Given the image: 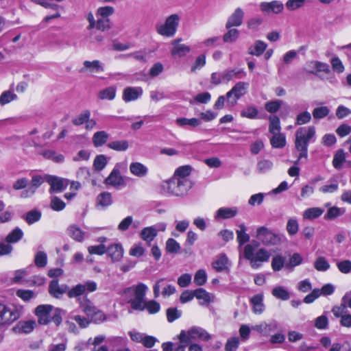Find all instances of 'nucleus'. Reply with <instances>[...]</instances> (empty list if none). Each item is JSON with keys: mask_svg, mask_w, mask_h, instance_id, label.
<instances>
[{"mask_svg": "<svg viewBox=\"0 0 351 351\" xmlns=\"http://www.w3.org/2000/svg\"><path fill=\"white\" fill-rule=\"evenodd\" d=\"M315 136V128L314 126L302 127L298 128L295 134V149L299 153L298 159L295 161V165L302 162V159L308 158V147L310 141Z\"/></svg>", "mask_w": 351, "mask_h": 351, "instance_id": "f257e3e1", "label": "nucleus"}, {"mask_svg": "<svg viewBox=\"0 0 351 351\" xmlns=\"http://www.w3.org/2000/svg\"><path fill=\"white\" fill-rule=\"evenodd\" d=\"M148 289L147 285L143 283H138L126 288L123 291V295L130 303L131 307L134 310H144V300L146 292Z\"/></svg>", "mask_w": 351, "mask_h": 351, "instance_id": "f03ea898", "label": "nucleus"}, {"mask_svg": "<svg viewBox=\"0 0 351 351\" xmlns=\"http://www.w3.org/2000/svg\"><path fill=\"white\" fill-rule=\"evenodd\" d=\"M258 246V243L255 242L254 245L247 244L243 249V256L250 261V266L253 269H258L265 262L269 259L270 254L265 248H260L256 252V249Z\"/></svg>", "mask_w": 351, "mask_h": 351, "instance_id": "7ed1b4c3", "label": "nucleus"}, {"mask_svg": "<svg viewBox=\"0 0 351 351\" xmlns=\"http://www.w3.org/2000/svg\"><path fill=\"white\" fill-rule=\"evenodd\" d=\"M192 187V182L189 178L173 177L165 181L162 184L165 193L173 195H184Z\"/></svg>", "mask_w": 351, "mask_h": 351, "instance_id": "20e7f679", "label": "nucleus"}, {"mask_svg": "<svg viewBox=\"0 0 351 351\" xmlns=\"http://www.w3.org/2000/svg\"><path fill=\"white\" fill-rule=\"evenodd\" d=\"M256 239L267 246L280 245L285 240V236L276 233L265 226L258 227L254 234Z\"/></svg>", "mask_w": 351, "mask_h": 351, "instance_id": "39448f33", "label": "nucleus"}, {"mask_svg": "<svg viewBox=\"0 0 351 351\" xmlns=\"http://www.w3.org/2000/svg\"><path fill=\"white\" fill-rule=\"evenodd\" d=\"M180 342L186 346L193 340L209 341L211 335L204 328L194 326L189 329L187 331L182 330L178 335Z\"/></svg>", "mask_w": 351, "mask_h": 351, "instance_id": "423d86ee", "label": "nucleus"}, {"mask_svg": "<svg viewBox=\"0 0 351 351\" xmlns=\"http://www.w3.org/2000/svg\"><path fill=\"white\" fill-rule=\"evenodd\" d=\"M180 20V17L178 14H171L166 19L164 23L156 25V31L162 36L172 37L177 32Z\"/></svg>", "mask_w": 351, "mask_h": 351, "instance_id": "0eeeda50", "label": "nucleus"}, {"mask_svg": "<svg viewBox=\"0 0 351 351\" xmlns=\"http://www.w3.org/2000/svg\"><path fill=\"white\" fill-rule=\"evenodd\" d=\"M20 317L21 312L19 309L0 303V326H9Z\"/></svg>", "mask_w": 351, "mask_h": 351, "instance_id": "6e6552de", "label": "nucleus"}, {"mask_svg": "<svg viewBox=\"0 0 351 351\" xmlns=\"http://www.w3.org/2000/svg\"><path fill=\"white\" fill-rule=\"evenodd\" d=\"M248 87L247 82H239L226 93V97L232 106L235 105L237 100L246 94Z\"/></svg>", "mask_w": 351, "mask_h": 351, "instance_id": "1a4fd4ad", "label": "nucleus"}, {"mask_svg": "<svg viewBox=\"0 0 351 351\" xmlns=\"http://www.w3.org/2000/svg\"><path fill=\"white\" fill-rule=\"evenodd\" d=\"M97 285L94 281L88 280L83 284H77L70 290H68L67 295L70 298L79 297L86 292L95 291Z\"/></svg>", "mask_w": 351, "mask_h": 351, "instance_id": "9d476101", "label": "nucleus"}, {"mask_svg": "<svg viewBox=\"0 0 351 351\" xmlns=\"http://www.w3.org/2000/svg\"><path fill=\"white\" fill-rule=\"evenodd\" d=\"M306 73L317 75L323 80L320 73L328 74L330 73V69L327 63L318 60H311L306 62V68L304 69Z\"/></svg>", "mask_w": 351, "mask_h": 351, "instance_id": "9b49d317", "label": "nucleus"}, {"mask_svg": "<svg viewBox=\"0 0 351 351\" xmlns=\"http://www.w3.org/2000/svg\"><path fill=\"white\" fill-rule=\"evenodd\" d=\"M278 328L279 324L276 320L261 322L252 327L253 330L265 337L270 336L272 332L277 331Z\"/></svg>", "mask_w": 351, "mask_h": 351, "instance_id": "f8f14e48", "label": "nucleus"}, {"mask_svg": "<svg viewBox=\"0 0 351 351\" xmlns=\"http://www.w3.org/2000/svg\"><path fill=\"white\" fill-rule=\"evenodd\" d=\"M331 311L335 317L340 318L341 326L351 328V314L347 313L344 305L335 306Z\"/></svg>", "mask_w": 351, "mask_h": 351, "instance_id": "ddd939ff", "label": "nucleus"}, {"mask_svg": "<svg viewBox=\"0 0 351 351\" xmlns=\"http://www.w3.org/2000/svg\"><path fill=\"white\" fill-rule=\"evenodd\" d=\"M46 180L50 185V193L62 192L70 183L68 179L61 178L53 176H47Z\"/></svg>", "mask_w": 351, "mask_h": 351, "instance_id": "4468645a", "label": "nucleus"}, {"mask_svg": "<svg viewBox=\"0 0 351 351\" xmlns=\"http://www.w3.org/2000/svg\"><path fill=\"white\" fill-rule=\"evenodd\" d=\"M53 306L50 304H41L36 308L35 313L38 318V323L47 324L51 322V313Z\"/></svg>", "mask_w": 351, "mask_h": 351, "instance_id": "2eb2a0df", "label": "nucleus"}, {"mask_svg": "<svg viewBox=\"0 0 351 351\" xmlns=\"http://www.w3.org/2000/svg\"><path fill=\"white\" fill-rule=\"evenodd\" d=\"M162 287V295L164 297L169 296L176 292L174 286L168 285H166L164 278L158 280L153 287L154 298H158L160 295V289Z\"/></svg>", "mask_w": 351, "mask_h": 351, "instance_id": "dca6fc26", "label": "nucleus"}, {"mask_svg": "<svg viewBox=\"0 0 351 351\" xmlns=\"http://www.w3.org/2000/svg\"><path fill=\"white\" fill-rule=\"evenodd\" d=\"M181 38H178L172 41L173 48L171 51L172 56L182 58L190 53L191 47L184 44H181Z\"/></svg>", "mask_w": 351, "mask_h": 351, "instance_id": "f3484780", "label": "nucleus"}, {"mask_svg": "<svg viewBox=\"0 0 351 351\" xmlns=\"http://www.w3.org/2000/svg\"><path fill=\"white\" fill-rule=\"evenodd\" d=\"M243 10L240 8H237L228 19V21L226 23V28L230 29L232 27H239L243 23Z\"/></svg>", "mask_w": 351, "mask_h": 351, "instance_id": "a211bd4d", "label": "nucleus"}, {"mask_svg": "<svg viewBox=\"0 0 351 351\" xmlns=\"http://www.w3.org/2000/svg\"><path fill=\"white\" fill-rule=\"evenodd\" d=\"M68 289L66 285H60L57 279L52 280L49 286V293L56 298H60Z\"/></svg>", "mask_w": 351, "mask_h": 351, "instance_id": "6ab92c4d", "label": "nucleus"}, {"mask_svg": "<svg viewBox=\"0 0 351 351\" xmlns=\"http://www.w3.org/2000/svg\"><path fill=\"white\" fill-rule=\"evenodd\" d=\"M143 94V89L141 87H126L123 91V99L125 102H130L136 100Z\"/></svg>", "mask_w": 351, "mask_h": 351, "instance_id": "aec40b11", "label": "nucleus"}, {"mask_svg": "<svg viewBox=\"0 0 351 351\" xmlns=\"http://www.w3.org/2000/svg\"><path fill=\"white\" fill-rule=\"evenodd\" d=\"M237 213L238 209L237 207H221L217 210L215 219L219 220L232 218L237 215Z\"/></svg>", "mask_w": 351, "mask_h": 351, "instance_id": "412c9836", "label": "nucleus"}, {"mask_svg": "<svg viewBox=\"0 0 351 351\" xmlns=\"http://www.w3.org/2000/svg\"><path fill=\"white\" fill-rule=\"evenodd\" d=\"M105 183L114 187L123 185L124 183L123 178L121 176L118 169L114 168L110 175L105 180Z\"/></svg>", "mask_w": 351, "mask_h": 351, "instance_id": "4be33fe9", "label": "nucleus"}, {"mask_svg": "<svg viewBox=\"0 0 351 351\" xmlns=\"http://www.w3.org/2000/svg\"><path fill=\"white\" fill-rule=\"evenodd\" d=\"M83 67L81 69V72L89 71L91 73H98L104 71V66L101 62L95 60L93 61L86 60L83 63Z\"/></svg>", "mask_w": 351, "mask_h": 351, "instance_id": "5701e85b", "label": "nucleus"}, {"mask_svg": "<svg viewBox=\"0 0 351 351\" xmlns=\"http://www.w3.org/2000/svg\"><path fill=\"white\" fill-rule=\"evenodd\" d=\"M246 75V72L242 69H232L223 72V82H229L233 78L241 79Z\"/></svg>", "mask_w": 351, "mask_h": 351, "instance_id": "b1692460", "label": "nucleus"}, {"mask_svg": "<svg viewBox=\"0 0 351 351\" xmlns=\"http://www.w3.org/2000/svg\"><path fill=\"white\" fill-rule=\"evenodd\" d=\"M36 326V322L32 320L26 322H19L13 328L16 333H29Z\"/></svg>", "mask_w": 351, "mask_h": 351, "instance_id": "393cba45", "label": "nucleus"}, {"mask_svg": "<svg viewBox=\"0 0 351 351\" xmlns=\"http://www.w3.org/2000/svg\"><path fill=\"white\" fill-rule=\"evenodd\" d=\"M112 204L111 193L105 191L99 194L96 199V206L97 208H106Z\"/></svg>", "mask_w": 351, "mask_h": 351, "instance_id": "a878e982", "label": "nucleus"}, {"mask_svg": "<svg viewBox=\"0 0 351 351\" xmlns=\"http://www.w3.org/2000/svg\"><path fill=\"white\" fill-rule=\"evenodd\" d=\"M267 45L262 40H256L254 43L247 49L249 54L260 56L266 50Z\"/></svg>", "mask_w": 351, "mask_h": 351, "instance_id": "bb28decb", "label": "nucleus"}, {"mask_svg": "<svg viewBox=\"0 0 351 351\" xmlns=\"http://www.w3.org/2000/svg\"><path fill=\"white\" fill-rule=\"evenodd\" d=\"M106 252L113 261H117L123 256V249L120 244H113L107 248Z\"/></svg>", "mask_w": 351, "mask_h": 351, "instance_id": "cd10ccee", "label": "nucleus"}, {"mask_svg": "<svg viewBox=\"0 0 351 351\" xmlns=\"http://www.w3.org/2000/svg\"><path fill=\"white\" fill-rule=\"evenodd\" d=\"M261 8L265 12H273L274 13H280L282 11L284 6L282 3L278 1H274L270 3L263 2L261 4Z\"/></svg>", "mask_w": 351, "mask_h": 351, "instance_id": "c85d7f7f", "label": "nucleus"}, {"mask_svg": "<svg viewBox=\"0 0 351 351\" xmlns=\"http://www.w3.org/2000/svg\"><path fill=\"white\" fill-rule=\"evenodd\" d=\"M80 307L82 311L88 316L93 315L97 308L93 303L86 298H80L79 300Z\"/></svg>", "mask_w": 351, "mask_h": 351, "instance_id": "c756f323", "label": "nucleus"}, {"mask_svg": "<svg viewBox=\"0 0 351 351\" xmlns=\"http://www.w3.org/2000/svg\"><path fill=\"white\" fill-rule=\"evenodd\" d=\"M246 231L247 228L244 223L239 225V229L236 230V233L239 247L242 246L250 240V235L246 233Z\"/></svg>", "mask_w": 351, "mask_h": 351, "instance_id": "7c9ffc66", "label": "nucleus"}, {"mask_svg": "<svg viewBox=\"0 0 351 351\" xmlns=\"http://www.w3.org/2000/svg\"><path fill=\"white\" fill-rule=\"evenodd\" d=\"M156 236V229L154 226L144 228L140 233L141 238L147 243L152 242Z\"/></svg>", "mask_w": 351, "mask_h": 351, "instance_id": "2f4dec72", "label": "nucleus"}, {"mask_svg": "<svg viewBox=\"0 0 351 351\" xmlns=\"http://www.w3.org/2000/svg\"><path fill=\"white\" fill-rule=\"evenodd\" d=\"M67 233L73 239L78 242L82 241L85 237V232L75 225L70 226L67 229Z\"/></svg>", "mask_w": 351, "mask_h": 351, "instance_id": "473e14b6", "label": "nucleus"}, {"mask_svg": "<svg viewBox=\"0 0 351 351\" xmlns=\"http://www.w3.org/2000/svg\"><path fill=\"white\" fill-rule=\"evenodd\" d=\"M109 138V134L106 131H99L93 136V143L95 147H98L104 145Z\"/></svg>", "mask_w": 351, "mask_h": 351, "instance_id": "72a5a7b5", "label": "nucleus"}, {"mask_svg": "<svg viewBox=\"0 0 351 351\" xmlns=\"http://www.w3.org/2000/svg\"><path fill=\"white\" fill-rule=\"evenodd\" d=\"M130 172L138 177H143L147 173V168L141 162H132L130 165Z\"/></svg>", "mask_w": 351, "mask_h": 351, "instance_id": "f704fd0d", "label": "nucleus"}, {"mask_svg": "<svg viewBox=\"0 0 351 351\" xmlns=\"http://www.w3.org/2000/svg\"><path fill=\"white\" fill-rule=\"evenodd\" d=\"M263 299V297L261 294H256L251 298L250 302L253 304V311L255 313L261 314L263 312L264 304Z\"/></svg>", "mask_w": 351, "mask_h": 351, "instance_id": "c9c22d12", "label": "nucleus"}, {"mask_svg": "<svg viewBox=\"0 0 351 351\" xmlns=\"http://www.w3.org/2000/svg\"><path fill=\"white\" fill-rule=\"evenodd\" d=\"M270 143L274 148H282L286 145V138L282 133L273 134Z\"/></svg>", "mask_w": 351, "mask_h": 351, "instance_id": "e433bc0d", "label": "nucleus"}, {"mask_svg": "<svg viewBox=\"0 0 351 351\" xmlns=\"http://www.w3.org/2000/svg\"><path fill=\"white\" fill-rule=\"evenodd\" d=\"M108 147L117 152H125L129 147V142L126 140L111 141L107 145Z\"/></svg>", "mask_w": 351, "mask_h": 351, "instance_id": "4c0bfd02", "label": "nucleus"}, {"mask_svg": "<svg viewBox=\"0 0 351 351\" xmlns=\"http://www.w3.org/2000/svg\"><path fill=\"white\" fill-rule=\"evenodd\" d=\"M23 237V232L21 228L16 227L7 235L5 241L7 244L14 243L20 241Z\"/></svg>", "mask_w": 351, "mask_h": 351, "instance_id": "58836bf2", "label": "nucleus"}, {"mask_svg": "<svg viewBox=\"0 0 351 351\" xmlns=\"http://www.w3.org/2000/svg\"><path fill=\"white\" fill-rule=\"evenodd\" d=\"M324 210L319 207H313L306 209L303 213V217L306 219L313 220L320 217Z\"/></svg>", "mask_w": 351, "mask_h": 351, "instance_id": "ea45409f", "label": "nucleus"}, {"mask_svg": "<svg viewBox=\"0 0 351 351\" xmlns=\"http://www.w3.org/2000/svg\"><path fill=\"white\" fill-rule=\"evenodd\" d=\"M41 212L38 210H32L23 216V219L29 224L38 221L41 218Z\"/></svg>", "mask_w": 351, "mask_h": 351, "instance_id": "a19ab883", "label": "nucleus"}, {"mask_svg": "<svg viewBox=\"0 0 351 351\" xmlns=\"http://www.w3.org/2000/svg\"><path fill=\"white\" fill-rule=\"evenodd\" d=\"M98 97L100 99H108L112 100L116 96V88L114 86H110L106 88L98 93Z\"/></svg>", "mask_w": 351, "mask_h": 351, "instance_id": "79ce46f5", "label": "nucleus"}, {"mask_svg": "<svg viewBox=\"0 0 351 351\" xmlns=\"http://www.w3.org/2000/svg\"><path fill=\"white\" fill-rule=\"evenodd\" d=\"M176 122L177 125L180 127L188 125L192 128H195L199 126L201 124L200 120L196 118H178L176 119Z\"/></svg>", "mask_w": 351, "mask_h": 351, "instance_id": "37998d69", "label": "nucleus"}, {"mask_svg": "<svg viewBox=\"0 0 351 351\" xmlns=\"http://www.w3.org/2000/svg\"><path fill=\"white\" fill-rule=\"evenodd\" d=\"M228 259L225 254H221L213 263V267L217 271H222L227 268Z\"/></svg>", "mask_w": 351, "mask_h": 351, "instance_id": "c03bdc74", "label": "nucleus"}, {"mask_svg": "<svg viewBox=\"0 0 351 351\" xmlns=\"http://www.w3.org/2000/svg\"><path fill=\"white\" fill-rule=\"evenodd\" d=\"M194 296L197 300H200L203 301V302H200V304H202V305L211 302V298H210V293L202 288H199V289H197L196 290H195L194 291Z\"/></svg>", "mask_w": 351, "mask_h": 351, "instance_id": "a18cd8bd", "label": "nucleus"}, {"mask_svg": "<svg viewBox=\"0 0 351 351\" xmlns=\"http://www.w3.org/2000/svg\"><path fill=\"white\" fill-rule=\"evenodd\" d=\"M17 99V95L12 90L3 91L0 95V105L4 106Z\"/></svg>", "mask_w": 351, "mask_h": 351, "instance_id": "49530a36", "label": "nucleus"}, {"mask_svg": "<svg viewBox=\"0 0 351 351\" xmlns=\"http://www.w3.org/2000/svg\"><path fill=\"white\" fill-rule=\"evenodd\" d=\"M272 295L282 300H287L290 298L289 291L283 287H276L272 290Z\"/></svg>", "mask_w": 351, "mask_h": 351, "instance_id": "de8ad7c7", "label": "nucleus"}, {"mask_svg": "<svg viewBox=\"0 0 351 351\" xmlns=\"http://www.w3.org/2000/svg\"><path fill=\"white\" fill-rule=\"evenodd\" d=\"M330 113V109L327 106L317 107L313 109L312 115L315 119L319 120L325 118Z\"/></svg>", "mask_w": 351, "mask_h": 351, "instance_id": "09e8293b", "label": "nucleus"}, {"mask_svg": "<svg viewBox=\"0 0 351 351\" xmlns=\"http://www.w3.org/2000/svg\"><path fill=\"white\" fill-rule=\"evenodd\" d=\"M240 32L237 29H230L223 36L224 43H232L237 41L239 37Z\"/></svg>", "mask_w": 351, "mask_h": 351, "instance_id": "8fccbe9b", "label": "nucleus"}, {"mask_svg": "<svg viewBox=\"0 0 351 351\" xmlns=\"http://www.w3.org/2000/svg\"><path fill=\"white\" fill-rule=\"evenodd\" d=\"M269 131L271 134H276L280 132V119L277 116H271L269 118Z\"/></svg>", "mask_w": 351, "mask_h": 351, "instance_id": "3c124183", "label": "nucleus"}, {"mask_svg": "<svg viewBox=\"0 0 351 351\" xmlns=\"http://www.w3.org/2000/svg\"><path fill=\"white\" fill-rule=\"evenodd\" d=\"M314 267L319 271H325L330 268V264L326 258L319 256L315 260Z\"/></svg>", "mask_w": 351, "mask_h": 351, "instance_id": "603ef678", "label": "nucleus"}, {"mask_svg": "<svg viewBox=\"0 0 351 351\" xmlns=\"http://www.w3.org/2000/svg\"><path fill=\"white\" fill-rule=\"evenodd\" d=\"M285 263V257L281 255H276L272 258L271 267L275 271H280L284 267Z\"/></svg>", "mask_w": 351, "mask_h": 351, "instance_id": "864d4df0", "label": "nucleus"}, {"mask_svg": "<svg viewBox=\"0 0 351 351\" xmlns=\"http://www.w3.org/2000/svg\"><path fill=\"white\" fill-rule=\"evenodd\" d=\"M165 248L167 252L177 254L180 250V245L174 239L170 238L166 241Z\"/></svg>", "mask_w": 351, "mask_h": 351, "instance_id": "5fc2aeb1", "label": "nucleus"}, {"mask_svg": "<svg viewBox=\"0 0 351 351\" xmlns=\"http://www.w3.org/2000/svg\"><path fill=\"white\" fill-rule=\"evenodd\" d=\"M345 160L346 156L343 151L339 150L336 153L333 158L332 165L335 169H339Z\"/></svg>", "mask_w": 351, "mask_h": 351, "instance_id": "6e6d98bb", "label": "nucleus"}, {"mask_svg": "<svg viewBox=\"0 0 351 351\" xmlns=\"http://www.w3.org/2000/svg\"><path fill=\"white\" fill-rule=\"evenodd\" d=\"M114 12V9L112 6L100 7L97 10L96 16H101V18L108 19V16L112 15Z\"/></svg>", "mask_w": 351, "mask_h": 351, "instance_id": "4d7b16f0", "label": "nucleus"}, {"mask_svg": "<svg viewBox=\"0 0 351 351\" xmlns=\"http://www.w3.org/2000/svg\"><path fill=\"white\" fill-rule=\"evenodd\" d=\"M206 64V56L204 54H201L198 56L194 63L192 64L191 71L192 73H195L197 70L201 69Z\"/></svg>", "mask_w": 351, "mask_h": 351, "instance_id": "13d9d810", "label": "nucleus"}, {"mask_svg": "<svg viewBox=\"0 0 351 351\" xmlns=\"http://www.w3.org/2000/svg\"><path fill=\"white\" fill-rule=\"evenodd\" d=\"M108 162L107 158L106 156L101 154L97 156L94 160L93 166L95 169L97 171H101L105 168Z\"/></svg>", "mask_w": 351, "mask_h": 351, "instance_id": "bf43d9fd", "label": "nucleus"}, {"mask_svg": "<svg viewBox=\"0 0 351 351\" xmlns=\"http://www.w3.org/2000/svg\"><path fill=\"white\" fill-rule=\"evenodd\" d=\"M207 280V274L204 269H199L194 276V282L197 286H202Z\"/></svg>", "mask_w": 351, "mask_h": 351, "instance_id": "052dcab7", "label": "nucleus"}, {"mask_svg": "<svg viewBox=\"0 0 351 351\" xmlns=\"http://www.w3.org/2000/svg\"><path fill=\"white\" fill-rule=\"evenodd\" d=\"M286 229L289 235L293 236L297 234L299 230V225L295 219H289L287 221Z\"/></svg>", "mask_w": 351, "mask_h": 351, "instance_id": "680f3d73", "label": "nucleus"}, {"mask_svg": "<svg viewBox=\"0 0 351 351\" xmlns=\"http://www.w3.org/2000/svg\"><path fill=\"white\" fill-rule=\"evenodd\" d=\"M344 213V210L336 206L331 207L328 209L326 215L324 216L326 219H334L337 217L342 215Z\"/></svg>", "mask_w": 351, "mask_h": 351, "instance_id": "e2e57ef3", "label": "nucleus"}, {"mask_svg": "<svg viewBox=\"0 0 351 351\" xmlns=\"http://www.w3.org/2000/svg\"><path fill=\"white\" fill-rule=\"evenodd\" d=\"M51 313V321H53L56 326H59L62 321V316L65 315V311L61 308H53Z\"/></svg>", "mask_w": 351, "mask_h": 351, "instance_id": "0e129e2a", "label": "nucleus"}, {"mask_svg": "<svg viewBox=\"0 0 351 351\" xmlns=\"http://www.w3.org/2000/svg\"><path fill=\"white\" fill-rule=\"evenodd\" d=\"M95 27L101 32H105L110 29V21L109 19L100 18L96 21Z\"/></svg>", "mask_w": 351, "mask_h": 351, "instance_id": "69168bd1", "label": "nucleus"}, {"mask_svg": "<svg viewBox=\"0 0 351 351\" xmlns=\"http://www.w3.org/2000/svg\"><path fill=\"white\" fill-rule=\"evenodd\" d=\"M90 117V112L89 110H84L82 113H80L76 118L72 120V123L75 125H81L83 123H86V121Z\"/></svg>", "mask_w": 351, "mask_h": 351, "instance_id": "338daca9", "label": "nucleus"}, {"mask_svg": "<svg viewBox=\"0 0 351 351\" xmlns=\"http://www.w3.org/2000/svg\"><path fill=\"white\" fill-rule=\"evenodd\" d=\"M108 342L112 347L117 348L119 346H126L128 339L125 337L116 336L109 338Z\"/></svg>", "mask_w": 351, "mask_h": 351, "instance_id": "774afa93", "label": "nucleus"}]
</instances>
